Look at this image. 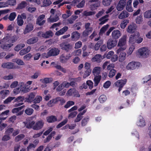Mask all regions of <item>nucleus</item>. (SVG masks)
<instances>
[{"label": "nucleus", "instance_id": "nucleus-9", "mask_svg": "<svg viewBox=\"0 0 151 151\" xmlns=\"http://www.w3.org/2000/svg\"><path fill=\"white\" fill-rule=\"evenodd\" d=\"M138 53L140 56L147 57L149 55V50L146 47H142L138 50Z\"/></svg>", "mask_w": 151, "mask_h": 151}, {"label": "nucleus", "instance_id": "nucleus-57", "mask_svg": "<svg viewBox=\"0 0 151 151\" xmlns=\"http://www.w3.org/2000/svg\"><path fill=\"white\" fill-rule=\"evenodd\" d=\"M116 72V70L114 69H111L108 75L109 76L110 78L113 77L115 75Z\"/></svg>", "mask_w": 151, "mask_h": 151}, {"label": "nucleus", "instance_id": "nucleus-46", "mask_svg": "<svg viewBox=\"0 0 151 151\" xmlns=\"http://www.w3.org/2000/svg\"><path fill=\"white\" fill-rule=\"evenodd\" d=\"M100 5L98 2H96L94 4L90 5V9L92 11L97 9V8Z\"/></svg>", "mask_w": 151, "mask_h": 151}, {"label": "nucleus", "instance_id": "nucleus-10", "mask_svg": "<svg viewBox=\"0 0 151 151\" xmlns=\"http://www.w3.org/2000/svg\"><path fill=\"white\" fill-rule=\"evenodd\" d=\"M60 52V51L58 48H53L48 52V55L49 56H55L58 55Z\"/></svg>", "mask_w": 151, "mask_h": 151}, {"label": "nucleus", "instance_id": "nucleus-21", "mask_svg": "<svg viewBox=\"0 0 151 151\" xmlns=\"http://www.w3.org/2000/svg\"><path fill=\"white\" fill-rule=\"evenodd\" d=\"M14 65V63L11 62H6L3 63L1 66L4 68H6L9 69H12Z\"/></svg>", "mask_w": 151, "mask_h": 151}, {"label": "nucleus", "instance_id": "nucleus-4", "mask_svg": "<svg viewBox=\"0 0 151 151\" xmlns=\"http://www.w3.org/2000/svg\"><path fill=\"white\" fill-rule=\"evenodd\" d=\"M127 82V79H124V80L121 79L117 81L114 83V85L116 87H119L118 89L119 92H120L124 86Z\"/></svg>", "mask_w": 151, "mask_h": 151}, {"label": "nucleus", "instance_id": "nucleus-38", "mask_svg": "<svg viewBox=\"0 0 151 151\" xmlns=\"http://www.w3.org/2000/svg\"><path fill=\"white\" fill-rule=\"evenodd\" d=\"M93 30L92 27L89 28L87 29H85L83 32V35L84 37H87L90 34H91Z\"/></svg>", "mask_w": 151, "mask_h": 151}, {"label": "nucleus", "instance_id": "nucleus-17", "mask_svg": "<svg viewBox=\"0 0 151 151\" xmlns=\"http://www.w3.org/2000/svg\"><path fill=\"white\" fill-rule=\"evenodd\" d=\"M24 123L27 128L30 129L32 128L33 129V127L35 125V122L32 120L28 119L26 122H24Z\"/></svg>", "mask_w": 151, "mask_h": 151}, {"label": "nucleus", "instance_id": "nucleus-64", "mask_svg": "<svg viewBox=\"0 0 151 151\" xmlns=\"http://www.w3.org/2000/svg\"><path fill=\"white\" fill-rule=\"evenodd\" d=\"M77 114V111H74L70 113L68 116V119L73 118L76 116Z\"/></svg>", "mask_w": 151, "mask_h": 151}, {"label": "nucleus", "instance_id": "nucleus-32", "mask_svg": "<svg viewBox=\"0 0 151 151\" xmlns=\"http://www.w3.org/2000/svg\"><path fill=\"white\" fill-rule=\"evenodd\" d=\"M20 86L21 91L23 93H26L29 91V89L26 87L23 82H22L19 85Z\"/></svg>", "mask_w": 151, "mask_h": 151}, {"label": "nucleus", "instance_id": "nucleus-24", "mask_svg": "<svg viewBox=\"0 0 151 151\" xmlns=\"http://www.w3.org/2000/svg\"><path fill=\"white\" fill-rule=\"evenodd\" d=\"M53 35L52 32L50 30L46 31L45 33H42L41 34L42 37L45 38L51 37Z\"/></svg>", "mask_w": 151, "mask_h": 151}, {"label": "nucleus", "instance_id": "nucleus-13", "mask_svg": "<svg viewBox=\"0 0 151 151\" xmlns=\"http://www.w3.org/2000/svg\"><path fill=\"white\" fill-rule=\"evenodd\" d=\"M13 45V44L7 43L5 42H3L1 45V47L4 51H10V48Z\"/></svg>", "mask_w": 151, "mask_h": 151}, {"label": "nucleus", "instance_id": "nucleus-28", "mask_svg": "<svg viewBox=\"0 0 151 151\" xmlns=\"http://www.w3.org/2000/svg\"><path fill=\"white\" fill-rule=\"evenodd\" d=\"M35 92H32L30 93L28 98H26V100L28 102H31L34 101L35 97Z\"/></svg>", "mask_w": 151, "mask_h": 151}, {"label": "nucleus", "instance_id": "nucleus-44", "mask_svg": "<svg viewBox=\"0 0 151 151\" xmlns=\"http://www.w3.org/2000/svg\"><path fill=\"white\" fill-rule=\"evenodd\" d=\"M12 61L16 63L19 65H24V63L23 61L19 59L16 58L12 60Z\"/></svg>", "mask_w": 151, "mask_h": 151}, {"label": "nucleus", "instance_id": "nucleus-45", "mask_svg": "<svg viewBox=\"0 0 151 151\" xmlns=\"http://www.w3.org/2000/svg\"><path fill=\"white\" fill-rule=\"evenodd\" d=\"M129 23V20L128 19L124 20L121 23L120 25L122 29H124L127 24Z\"/></svg>", "mask_w": 151, "mask_h": 151}, {"label": "nucleus", "instance_id": "nucleus-40", "mask_svg": "<svg viewBox=\"0 0 151 151\" xmlns=\"http://www.w3.org/2000/svg\"><path fill=\"white\" fill-rule=\"evenodd\" d=\"M137 124L140 127H144L145 125V121L142 117H140L139 121L137 122Z\"/></svg>", "mask_w": 151, "mask_h": 151}, {"label": "nucleus", "instance_id": "nucleus-43", "mask_svg": "<svg viewBox=\"0 0 151 151\" xmlns=\"http://www.w3.org/2000/svg\"><path fill=\"white\" fill-rule=\"evenodd\" d=\"M59 19L58 16L56 14L54 17H50L48 19V21L50 22H54L58 21Z\"/></svg>", "mask_w": 151, "mask_h": 151}, {"label": "nucleus", "instance_id": "nucleus-61", "mask_svg": "<svg viewBox=\"0 0 151 151\" xmlns=\"http://www.w3.org/2000/svg\"><path fill=\"white\" fill-rule=\"evenodd\" d=\"M75 104V102L72 101H68L66 104L65 105L64 107L66 108H68L71 106L74 105Z\"/></svg>", "mask_w": 151, "mask_h": 151}, {"label": "nucleus", "instance_id": "nucleus-36", "mask_svg": "<svg viewBox=\"0 0 151 151\" xmlns=\"http://www.w3.org/2000/svg\"><path fill=\"white\" fill-rule=\"evenodd\" d=\"M56 134V132L55 131H52L51 133L44 140V142L45 143L49 142L51 139L52 137L54 136Z\"/></svg>", "mask_w": 151, "mask_h": 151}, {"label": "nucleus", "instance_id": "nucleus-47", "mask_svg": "<svg viewBox=\"0 0 151 151\" xmlns=\"http://www.w3.org/2000/svg\"><path fill=\"white\" fill-rule=\"evenodd\" d=\"M143 21L142 16L140 15L137 16L136 19V22L137 24H140L142 23Z\"/></svg>", "mask_w": 151, "mask_h": 151}, {"label": "nucleus", "instance_id": "nucleus-15", "mask_svg": "<svg viewBox=\"0 0 151 151\" xmlns=\"http://www.w3.org/2000/svg\"><path fill=\"white\" fill-rule=\"evenodd\" d=\"M44 124V122L42 120L37 121L33 127L34 130H38L41 129L42 127Z\"/></svg>", "mask_w": 151, "mask_h": 151}, {"label": "nucleus", "instance_id": "nucleus-52", "mask_svg": "<svg viewBox=\"0 0 151 151\" xmlns=\"http://www.w3.org/2000/svg\"><path fill=\"white\" fill-rule=\"evenodd\" d=\"M7 5V6L9 5L14 6L16 4V1L15 0H7L6 2Z\"/></svg>", "mask_w": 151, "mask_h": 151}, {"label": "nucleus", "instance_id": "nucleus-16", "mask_svg": "<svg viewBox=\"0 0 151 151\" xmlns=\"http://www.w3.org/2000/svg\"><path fill=\"white\" fill-rule=\"evenodd\" d=\"M126 0H120L117 5L116 9L118 11L123 10L126 5Z\"/></svg>", "mask_w": 151, "mask_h": 151}, {"label": "nucleus", "instance_id": "nucleus-58", "mask_svg": "<svg viewBox=\"0 0 151 151\" xmlns=\"http://www.w3.org/2000/svg\"><path fill=\"white\" fill-rule=\"evenodd\" d=\"M42 100V97L40 96H37L35 98L34 101V103L35 104L39 103Z\"/></svg>", "mask_w": 151, "mask_h": 151}, {"label": "nucleus", "instance_id": "nucleus-56", "mask_svg": "<svg viewBox=\"0 0 151 151\" xmlns=\"http://www.w3.org/2000/svg\"><path fill=\"white\" fill-rule=\"evenodd\" d=\"M106 99L107 98L105 95H102L100 96L99 99L101 103H103L106 101Z\"/></svg>", "mask_w": 151, "mask_h": 151}, {"label": "nucleus", "instance_id": "nucleus-18", "mask_svg": "<svg viewBox=\"0 0 151 151\" xmlns=\"http://www.w3.org/2000/svg\"><path fill=\"white\" fill-rule=\"evenodd\" d=\"M137 28L136 25L135 24H132L128 26L127 31L129 33H132L135 32Z\"/></svg>", "mask_w": 151, "mask_h": 151}, {"label": "nucleus", "instance_id": "nucleus-48", "mask_svg": "<svg viewBox=\"0 0 151 151\" xmlns=\"http://www.w3.org/2000/svg\"><path fill=\"white\" fill-rule=\"evenodd\" d=\"M17 15L15 12H13L10 13L8 17L9 19L11 21H13L16 17Z\"/></svg>", "mask_w": 151, "mask_h": 151}, {"label": "nucleus", "instance_id": "nucleus-19", "mask_svg": "<svg viewBox=\"0 0 151 151\" xmlns=\"http://www.w3.org/2000/svg\"><path fill=\"white\" fill-rule=\"evenodd\" d=\"M24 107V105H23L17 108H14L12 110V112L14 114L16 113L17 116L21 115L23 114V112L22 111H19Z\"/></svg>", "mask_w": 151, "mask_h": 151}, {"label": "nucleus", "instance_id": "nucleus-62", "mask_svg": "<svg viewBox=\"0 0 151 151\" xmlns=\"http://www.w3.org/2000/svg\"><path fill=\"white\" fill-rule=\"evenodd\" d=\"M112 1V0H103L102 1L103 4L105 6H109Z\"/></svg>", "mask_w": 151, "mask_h": 151}, {"label": "nucleus", "instance_id": "nucleus-60", "mask_svg": "<svg viewBox=\"0 0 151 151\" xmlns=\"http://www.w3.org/2000/svg\"><path fill=\"white\" fill-rule=\"evenodd\" d=\"M52 4L50 0H44L43 2V5L44 6H47Z\"/></svg>", "mask_w": 151, "mask_h": 151}, {"label": "nucleus", "instance_id": "nucleus-8", "mask_svg": "<svg viewBox=\"0 0 151 151\" xmlns=\"http://www.w3.org/2000/svg\"><path fill=\"white\" fill-rule=\"evenodd\" d=\"M117 43V40L112 38L109 39L107 42V47L109 49H111L115 47Z\"/></svg>", "mask_w": 151, "mask_h": 151}, {"label": "nucleus", "instance_id": "nucleus-51", "mask_svg": "<svg viewBox=\"0 0 151 151\" xmlns=\"http://www.w3.org/2000/svg\"><path fill=\"white\" fill-rule=\"evenodd\" d=\"M144 16L145 18L147 19L151 18V10L146 11L144 14Z\"/></svg>", "mask_w": 151, "mask_h": 151}, {"label": "nucleus", "instance_id": "nucleus-42", "mask_svg": "<svg viewBox=\"0 0 151 151\" xmlns=\"http://www.w3.org/2000/svg\"><path fill=\"white\" fill-rule=\"evenodd\" d=\"M26 5V2L24 1H22L18 5L16 9H22L25 8Z\"/></svg>", "mask_w": 151, "mask_h": 151}, {"label": "nucleus", "instance_id": "nucleus-29", "mask_svg": "<svg viewBox=\"0 0 151 151\" xmlns=\"http://www.w3.org/2000/svg\"><path fill=\"white\" fill-rule=\"evenodd\" d=\"M108 17V15L107 14L100 18L99 19V21L100 22L99 23V24L102 25L105 24L108 21V19L106 18Z\"/></svg>", "mask_w": 151, "mask_h": 151}, {"label": "nucleus", "instance_id": "nucleus-34", "mask_svg": "<svg viewBox=\"0 0 151 151\" xmlns=\"http://www.w3.org/2000/svg\"><path fill=\"white\" fill-rule=\"evenodd\" d=\"M40 81L43 83H49L52 82L53 79L52 78H45L40 79Z\"/></svg>", "mask_w": 151, "mask_h": 151}, {"label": "nucleus", "instance_id": "nucleus-12", "mask_svg": "<svg viewBox=\"0 0 151 151\" xmlns=\"http://www.w3.org/2000/svg\"><path fill=\"white\" fill-rule=\"evenodd\" d=\"M139 35V33L138 32H135L132 35H131L129 39V42L132 44L136 43V39H137Z\"/></svg>", "mask_w": 151, "mask_h": 151}, {"label": "nucleus", "instance_id": "nucleus-5", "mask_svg": "<svg viewBox=\"0 0 151 151\" xmlns=\"http://www.w3.org/2000/svg\"><path fill=\"white\" fill-rule=\"evenodd\" d=\"M27 18L26 15L25 13H23L21 14H19L17 19V23L19 26H21L24 24V21L23 19H25Z\"/></svg>", "mask_w": 151, "mask_h": 151}, {"label": "nucleus", "instance_id": "nucleus-35", "mask_svg": "<svg viewBox=\"0 0 151 151\" xmlns=\"http://www.w3.org/2000/svg\"><path fill=\"white\" fill-rule=\"evenodd\" d=\"M129 15V14L126 11H123L120 13L118 16L119 19H122L127 17Z\"/></svg>", "mask_w": 151, "mask_h": 151}, {"label": "nucleus", "instance_id": "nucleus-25", "mask_svg": "<svg viewBox=\"0 0 151 151\" xmlns=\"http://www.w3.org/2000/svg\"><path fill=\"white\" fill-rule=\"evenodd\" d=\"M38 40V38L37 37H34L27 40L26 42L29 45L33 44L36 43Z\"/></svg>", "mask_w": 151, "mask_h": 151}, {"label": "nucleus", "instance_id": "nucleus-31", "mask_svg": "<svg viewBox=\"0 0 151 151\" xmlns=\"http://www.w3.org/2000/svg\"><path fill=\"white\" fill-rule=\"evenodd\" d=\"M68 29V27L67 26H65L59 31H57L55 33V35L58 36L62 35L66 32Z\"/></svg>", "mask_w": 151, "mask_h": 151}, {"label": "nucleus", "instance_id": "nucleus-41", "mask_svg": "<svg viewBox=\"0 0 151 151\" xmlns=\"http://www.w3.org/2000/svg\"><path fill=\"white\" fill-rule=\"evenodd\" d=\"M89 120V117L88 116L84 117L81 121V125L82 127L86 126Z\"/></svg>", "mask_w": 151, "mask_h": 151}, {"label": "nucleus", "instance_id": "nucleus-39", "mask_svg": "<svg viewBox=\"0 0 151 151\" xmlns=\"http://www.w3.org/2000/svg\"><path fill=\"white\" fill-rule=\"evenodd\" d=\"M9 91L7 90H4L1 91L0 92V94L1 95L2 99H4L6 96L9 93Z\"/></svg>", "mask_w": 151, "mask_h": 151}, {"label": "nucleus", "instance_id": "nucleus-2", "mask_svg": "<svg viewBox=\"0 0 151 151\" xmlns=\"http://www.w3.org/2000/svg\"><path fill=\"white\" fill-rule=\"evenodd\" d=\"M18 38V37L16 35L12 36V35L7 34L6 36L3 38V40L5 41V42L13 44L15 42Z\"/></svg>", "mask_w": 151, "mask_h": 151}, {"label": "nucleus", "instance_id": "nucleus-1", "mask_svg": "<svg viewBox=\"0 0 151 151\" xmlns=\"http://www.w3.org/2000/svg\"><path fill=\"white\" fill-rule=\"evenodd\" d=\"M126 35H123L119 40L118 44V46L120 47L117 50V53H119L121 51H123L126 49Z\"/></svg>", "mask_w": 151, "mask_h": 151}, {"label": "nucleus", "instance_id": "nucleus-50", "mask_svg": "<svg viewBox=\"0 0 151 151\" xmlns=\"http://www.w3.org/2000/svg\"><path fill=\"white\" fill-rule=\"evenodd\" d=\"M24 135L23 134H21L18 135L15 138V142H18L19 141L24 138Z\"/></svg>", "mask_w": 151, "mask_h": 151}, {"label": "nucleus", "instance_id": "nucleus-59", "mask_svg": "<svg viewBox=\"0 0 151 151\" xmlns=\"http://www.w3.org/2000/svg\"><path fill=\"white\" fill-rule=\"evenodd\" d=\"M34 111V110L32 108H27L25 110V113L28 115H31Z\"/></svg>", "mask_w": 151, "mask_h": 151}, {"label": "nucleus", "instance_id": "nucleus-63", "mask_svg": "<svg viewBox=\"0 0 151 151\" xmlns=\"http://www.w3.org/2000/svg\"><path fill=\"white\" fill-rule=\"evenodd\" d=\"M15 98V97H9L4 101V104H8L12 100H13Z\"/></svg>", "mask_w": 151, "mask_h": 151}, {"label": "nucleus", "instance_id": "nucleus-11", "mask_svg": "<svg viewBox=\"0 0 151 151\" xmlns=\"http://www.w3.org/2000/svg\"><path fill=\"white\" fill-rule=\"evenodd\" d=\"M45 17V15L42 14L39 16L37 19L36 23L39 26H41L44 25L45 22V20H43Z\"/></svg>", "mask_w": 151, "mask_h": 151}, {"label": "nucleus", "instance_id": "nucleus-3", "mask_svg": "<svg viewBox=\"0 0 151 151\" xmlns=\"http://www.w3.org/2000/svg\"><path fill=\"white\" fill-rule=\"evenodd\" d=\"M60 46L62 50L67 52L71 51L73 48L72 45L67 42H63L60 44Z\"/></svg>", "mask_w": 151, "mask_h": 151}, {"label": "nucleus", "instance_id": "nucleus-6", "mask_svg": "<svg viewBox=\"0 0 151 151\" xmlns=\"http://www.w3.org/2000/svg\"><path fill=\"white\" fill-rule=\"evenodd\" d=\"M141 64L139 62H132L129 63L126 67L128 70H134L136 68H138L140 66Z\"/></svg>", "mask_w": 151, "mask_h": 151}, {"label": "nucleus", "instance_id": "nucleus-20", "mask_svg": "<svg viewBox=\"0 0 151 151\" xmlns=\"http://www.w3.org/2000/svg\"><path fill=\"white\" fill-rule=\"evenodd\" d=\"M121 33L118 30H114L112 33L111 36L112 38L114 40H117L121 36Z\"/></svg>", "mask_w": 151, "mask_h": 151}, {"label": "nucleus", "instance_id": "nucleus-27", "mask_svg": "<svg viewBox=\"0 0 151 151\" xmlns=\"http://www.w3.org/2000/svg\"><path fill=\"white\" fill-rule=\"evenodd\" d=\"M93 81L94 82V86H97L99 83L101 79V75L94 76Z\"/></svg>", "mask_w": 151, "mask_h": 151}, {"label": "nucleus", "instance_id": "nucleus-26", "mask_svg": "<svg viewBox=\"0 0 151 151\" xmlns=\"http://www.w3.org/2000/svg\"><path fill=\"white\" fill-rule=\"evenodd\" d=\"M101 70V68L100 67H95L92 70V73L94 76H100Z\"/></svg>", "mask_w": 151, "mask_h": 151}, {"label": "nucleus", "instance_id": "nucleus-30", "mask_svg": "<svg viewBox=\"0 0 151 151\" xmlns=\"http://www.w3.org/2000/svg\"><path fill=\"white\" fill-rule=\"evenodd\" d=\"M47 121L48 123L54 122L57 120V117L55 116L51 115L47 117L46 118Z\"/></svg>", "mask_w": 151, "mask_h": 151}, {"label": "nucleus", "instance_id": "nucleus-49", "mask_svg": "<svg viewBox=\"0 0 151 151\" xmlns=\"http://www.w3.org/2000/svg\"><path fill=\"white\" fill-rule=\"evenodd\" d=\"M68 119H65L62 122L56 126L57 128H59L65 125L68 122Z\"/></svg>", "mask_w": 151, "mask_h": 151}, {"label": "nucleus", "instance_id": "nucleus-33", "mask_svg": "<svg viewBox=\"0 0 151 151\" xmlns=\"http://www.w3.org/2000/svg\"><path fill=\"white\" fill-rule=\"evenodd\" d=\"M119 56V61L120 62H122L125 59L126 54L125 52L123 51H121Z\"/></svg>", "mask_w": 151, "mask_h": 151}, {"label": "nucleus", "instance_id": "nucleus-22", "mask_svg": "<svg viewBox=\"0 0 151 151\" xmlns=\"http://www.w3.org/2000/svg\"><path fill=\"white\" fill-rule=\"evenodd\" d=\"M71 57V54L70 53L67 55L66 56L64 54H62L60 58V60L61 62L63 63H65Z\"/></svg>", "mask_w": 151, "mask_h": 151}, {"label": "nucleus", "instance_id": "nucleus-55", "mask_svg": "<svg viewBox=\"0 0 151 151\" xmlns=\"http://www.w3.org/2000/svg\"><path fill=\"white\" fill-rule=\"evenodd\" d=\"M24 46L23 44H21L17 45L14 48V50L17 51H18Z\"/></svg>", "mask_w": 151, "mask_h": 151}, {"label": "nucleus", "instance_id": "nucleus-23", "mask_svg": "<svg viewBox=\"0 0 151 151\" xmlns=\"http://www.w3.org/2000/svg\"><path fill=\"white\" fill-rule=\"evenodd\" d=\"M80 37V34L77 31L73 32L71 34V37L72 40H77Z\"/></svg>", "mask_w": 151, "mask_h": 151}, {"label": "nucleus", "instance_id": "nucleus-14", "mask_svg": "<svg viewBox=\"0 0 151 151\" xmlns=\"http://www.w3.org/2000/svg\"><path fill=\"white\" fill-rule=\"evenodd\" d=\"M34 29V25L31 23L28 24L24 30L23 33L24 34H26L28 33H29L32 31Z\"/></svg>", "mask_w": 151, "mask_h": 151}, {"label": "nucleus", "instance_id": "nucleus-54", "mask_svg": "<svg viewBox=\"0 0 151 151\" xmlns=\"http://www.w3.org/2000/svg\"><path fill=\"white\" fill-rule=\"evenodd\" d=\"M109 26V25L108 24L103 26L100 29L99 33L101 34L104 33L108 28Z\"/></svg>", "mask_w": 151, "mask_h": 151}, {"label": "nucleus", "instance_id": "nucleus-7", "mask_svg": "<svg viewBox=\"0 0 151 151\" xmlns=\"http://www.w3.org/2000/svg\"><path fill=\"white\" fill-rule=\"evenodd\" d=\"M25 99V97L24 96H19L16 98L14 99L13 103H15L14 106L18 107L22 105L23 103L22 102Z\"/></svg>", "mask_w": 151, "mask_h": 151}, {"label": "nucleus", "instance_id": "nucleus-37", "mask_svg": "<svg viewBox=\"0 0 151 151\" xmlns=\"http://www.w3.org/2000/svg\"><path fill=\"white\" fill-rule=\"evenodd\" d=\"M103 59L101 55L100 54H96L93 58L92 60V61H96L98 63L100 62Z\"/></svg>", "mask_w": 151, "mask_h": 151}, {"label": "nucleus", "instance_id": "nucleus-53", "mask_svg": "<svg viewBox=\"0 0 151 151\" xmlns=\"http://www.w3.org/2000/svg\"><path fill=\"white\" fill-rule=\"evenodd\" d=\"M91 72V69H88V70H86L85 71L83 76V78H86L88 76L90 75Z\"/></svg>", "mask_w": 151, "mask_h": 151}]
</instances>
